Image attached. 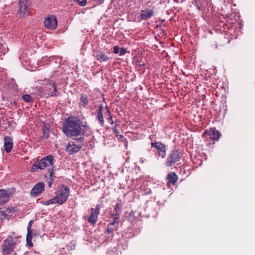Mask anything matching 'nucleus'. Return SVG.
Returning <instances> with one entry per match:
<instances>
[{"label": "nucleus", "instance_id": "nucleus-29", "mask_svg": "<svg viewBox=\"0 0 255 255\" xmlns=\"http://www.w3.org/2000/svg\"><path fill=\"white\" fill-rule=\"evenodd\" d=\"M32 222V221H30L28 224V225L27 226V233H31V231L30 230V228L31 227V223Z\"/></svg>", "mask_w": 255, "mask_h": 255}, {"label": "nucleus", "instance_id": "nucleus-5", "mask_svg": "<svg viewBox=\"0 0 255 255\" xmlns=\"http://www.w3.org/2000/svg\"><path fill=\"white\" fill-rule=\"evenodd\" d=\"M14 190L0 189V205L6 204L14 193Z\"/></svg>", "mask_w": 255, "mask_h": 255}, {"label": "nucleus", "instance_id": "nucleus-17", "mask_svg": "<svg viewBox=\"0 0 255 255\" xmlns=\"http://www.w3.org/2000/svg\"><path fill=\"white\" fill-rule=\"evenodd\" d=\"M167 178L170 182L174 184L177 179V175L175 173L172 172L168 174Z\"/></svg>", "mask_w": 255, "mask_h": 255}, {"label": "nucleus", "instance_id": "nucleus-4", "mask_svg": "<svg viewBox=\"0 0 255 255\" xmlns=\"http://www.w3.org/2000/svg\"><path fill=\"white\" fill-rule=\"evenodd\" d=\"M75 141H71L69 143L67 146L66 150L70 154H73L77 152L80 150L83 146V143L82 139H78L77 137L76 138H73Z\"/></svg>", "mask_w": 255, "mask_h": 255}, {"label": "nucleus", "instance_id": "nucleus-15", "mask_svg": "<svg viewBox=\"0 0 255 255\" xmlns=\"http://www.w3.org/2000/svg\"><path fill=\"white\" fill-rule=\"evenodd\" d=\"M153 15V11L151 10H144L141 11V17L142 19H146Z\"/></svg>", "mask_w": 255, "mask_h": 255}, {"label": "nucleus", "instance_id": "nucleus-10", "mask_svg": "<svg viewBox=\"0 0 255 255\" xmlns=\"http://www.w3.org/2000/svg\"><path fill=\"white\" fill-rule=\"evenodd\" d=\"M19 14L21 16H24L28 13V0H19Z\"/></svg>", "mask_w": 255, "mask_h": 255}, {"label": "nucleus", "instance_id": "nucleus-33", "mask_svg": "<svg viewBox=\"0 0 255 255\" xmlns=\"http://www.w3.org/2000/svg\"><path fill=\"white\" fill-rule=\"evenodd\" d=\"M123 137H124V136L120 135V138H123Z\"/></svg>", "mask_w": 255, "mask_h": 255}, {"label": "nucleus", "instance_id": "nucleus-27", "mask_svg": "<svg viewBox=\"0 0 255 255\" xmlns=\"http://www.w3.org/2000/svg\"><path fill=\"white\" fill-rule=\"evenodd\" d=\"M47 174L48 175V176H50V180H53V178H54L53 176V172L52 170H49L47 172Z\"/></svg>", "mask_w": 255, "mask_h": 255}, {"label": "nucleus", "instance_id": "nucleus-26", "mask_svg": "<svg viewBox=\"0 0 255 255\" xmlns=\"http://www.w3.org/2000/svg\"><path fill=\"white\" fill-rule=\"evenodd\" d=\"M77 1L79 4L81 6H85L86 4V0H75Z\"/></svg>", "mask_w": 255, "mask_h": 255}, {"label": "nucleus", "instance_id": "nucleus-21", "mask_svg": "<svg viewBox=\"0 0 255 255\" xmlns=\"http://www.w3.org/2000/svg\"><path fill=\"white\" fill-rule=\"evenodd\" d=\"M31 239H32V233H29V232L27 233V236H26V244L30 247H31L33 246V244L31 242Z\"/></svg>", "mask_w": 255, "mask_h": 255}, {"label": "nucleus", "instance_id": "nucleus-20", "mask_svg": "<svg viewBox=\"0 0 255 255\" xmlns=\"http://www.w3.org/2000/svg\"><path fill=\"white\" fill-rule=\"evenodd\" d=\"M22 98L23 100L25 102L32 103L33 101V98L29 94H25L23 95Z\"/></svg>", "mask_w": 255, "mask_h": 255}, {"label": "nucleus", "instance_id": "nucleus-2", "mask_svg": "<svg viewBox=\"0 0 255 255\" xmlns=\"http://www.w3.org/2000/svg\"><path fill=\"white\" fill-rule=\"evenodd\" d=\"M70 194V189L64 185H62L58 188L56 196L48 200L42 202L43 205H49L50 204H63L68 199Z\"/></svg>", "mask_w": 255, "mask_h": 255}, {"label": "nucleus", "instance_id": "nucleus-30", "mask_svg": "<svg viewBox=\"0 0 255 255\" xmlns=\"http://www.w3.org/2000/svg\"><path fill=\"white\" fill-rule=\"evenodd\" d=\"M115 210H116V214L118 215V212H120L119 206H118V204H117V205H116V207Z\"/></svg>", "mask_w": 255, "mask_h": 255}, {"label": "nucleus", "instance_id": "nucleus-7", "mask_svg": "<svg viewBox=\"0 0 255 255\" xmlns=\"http://www.w3.org/2000/svg\"><path fill=\"white\" fill-rule=\"evenodd\" d=\"M180 155L177 150H174L169 154L166 164L168 166H171L173 165L176 162L179 160Z\"/></svg>", "mask_w": 255, "mask_h": 255}, {"label": "nucleus", "instance_id": "nucleus-31", "mask_svg": "<svg viewBox=\"0 0 255 255\" xmlns=\"http://www.w3.org/2000/svg\"><path fill=\"white\" fill-rule=\"evenodd\" d=\"M43 132H44V135L43 136L45 137V138H47V137H48V134L47 133V132H46V130L44 129L43 130Z\"/></svg>", "mask_w": 255, "mask_h": 255}, {"label": "nucleus", "instance_id": "nucleus-6", "mask_svg": "<svg viewBox=\"0 0 255 255\" xmlns=\"http://www.w3.org/2000/svg\"><path fill=\"white\" fill-rule=\"evenodd\" d=\"M14 248L12 246V243L10 242L7 239L4 241L2 247V253L4 255H16L15 252L13 251Z\"/></svg>", "mask_w": 255, "mask_h": 255}, {"label": "nucleus", "instance_id": "nucleus-28", "mask_svg": "<svg viewBox=\"0 0 255 255\" xmlns=\"http://www.w3.org/2000/svg\"><path fill=\"white\" fill-rule=\"evenodd\" d=\"M120 51V48H119L117 46H115L114 47L113 52L114 53L117 54Z\"/></svg>", "mask_w": 255, "mask_h": 255}, {"label": "nucleus", "instance_id": "nucleus-32", "mask_svg": "<svg viewBox=\"0 0 255 255\" xmlns=\"http://www.w3.org/2000/svg\"><path fill=\"white\" fill-rule=\"evenodd\" d=\"M140 161H141V163H143V159L142 158V159H140Z\"/></svg>", "mask_w": 255, "mask_h": 255}, {"label": "nucleus", "instance_id": "nucleus-12", "mask_svg": "<svg viewBox=\"0 0 255 255\" xmlns=\"http://www.w3.org/2000/svg\"><path fill=\"white\" fill-rule=\"evenodd\" d=\"M44 188V184L42 182H40L36 184L32 189L31 194L32 195L36 196L37 194L41 193Z\"/></svg>", "mask_w": 255, "mask_h": 255}, {"label": "nucleus", "instance_id": "nucleus-9", "mask_svg": "<svg viewBox=\"0 0 255 255\" xmlns=\"http://www.w3.org/2000/svg\"><path fill=\"white\" fill-rule=\"evenodd\" d=\"M152 147H155L159 151V155L162 158H164L166 156V150L165 145L160 142H152L151 143Z\"/></svg>", "mask_w": 255, "mask_h": 255}, {"label": "nucleus", "instance_id": "nucleus-13", "mask_svg": "<svg viewBox=\"0 0 255 255\" xmlns=\"http://www.w3.org/2000/svg\"><path fill=\"white\" fill-rule=\"evenodd\" d=\"M13 147L11 139L8 136L4 137V149L7 152L11 151Z\"/></svg>", "mask_w": 255, "mask_h": 255}, {"label": "nucleus", "instance_id": "nucleus-25", "mask_svg": "<svg viewBox=\"0 0 255 255\" xmlns=\"http://www.w3.org/2000/svg\"><path fill=\"white\" fill-rule=\"evenodd\" d=\"M127 49L123 48H120V55L122 56L125 55L127 53Z\"/></svg>", "mask_w": 255, "mask_h": 255}, {"label": "nucleus", "instance_id": "nucleus-19", "mask_svg": "<svg viewBox=\"0 0 255 255\" xmlns=\"http://www.w3.org/2000/svg\"><path fill=\"white\" fill-rule=\"evenodd\" d=\"M211 134H210L211 138L214 139H218L220 136V134L219 132L218 131L216 130L215 129H213V130L211 129Z\"/></svg>", "mask_w": 255, "mask_h": 255}, {"label": "nucleus", "instance_id": "nucleus-23", "mask_svg": "<svg viewBox=\"0 0 255 255\" xmlns=\"http://www.w3.org/2000/svg\"><path fill=\"white\" fill-rule=\"evenodd\" d=\"M113 218L115 219L113 223H110L108 227V232L109 233H110L113 231L112 226L116 222H118L117 221L118 219V217H116L115 215H114Z\"/></svg>", "mask_w": 255, "mask_h": 255}, {"label": "nucleus", "instance_id": "nucleus-22", "mask_svg": "<svg viewBox=\"0 0 255 255\" xmlns=\"http://www.w3.org/2000/svg\"><path fill=\"white\" fill-rule=\"evenodd\" d=\"M98 118L100 122L101 123H103L104 119L102 114V107L101 106H100L99 108V110L98 112Z\"/></svg>", "mask_w": 255, "mask_h": 255}, {"label": "nucleus", "instance_id": "nucleus-3", "mask_svg": "<svg viewBox=\"0 0 255 255\" xmlns=\"http://www.w3.org/2000/svg\"><path fill=\"white\" fill-rule=\"evenodd\" d=\"M53 156L51 155H47L40 160L33 163L31 171L34 172L38 169L42 170L47 167H51L53 165Z\"/></svg>", "mask_w": 255, "mask_h": 255}, {"label": "nucleus", "instance_id": "nucleus-11", "mask_svg": "<svg viewBox=\"0 0 255 255\" xmlns=\"http://www.w3.org/2000/svg\"><path fill=\"white\" fill-rule=\"evenodd\" d=\"M100 207L99 205H97L96 209H92V212L91 213L89 222L93 224H95L97 220L98 216L100 213Z\"/></svg>", "mask_w": 255, "mask_h": 255}, {"label": "nucleus", "instance_id": "nucleus-24", "mask_svg": "<svg viewBox=\"0 0 255 255\" xmlns=\"http://www.w3.org/2000/svg\"><path fill=\"white\" fill-rule=\"evenodd\" d=\"M50 86H51V87L52 88V89H51V90H52V91H51L50 92V93H48V95L49 96H53L54 95V93L56 91V88H55V86L53 85V84H50Z\"/></svg>", "mask_w": 255, "mask_h": 255}, {"label": "nucleus", "instance_id": "nucleus-16", "mask_svg": "<svg viewBox=\"0 0 255 255\" xmlns=\"http://www.w3.org/2000/svg\"><path fill=\"white\" fill-rule=\"evenodd\" d=\"M96 56L97 60L100 61H107L108 59V57L102 52L98 53Z\"/></svg>", "mask_w": 255, "mask_h": 255}, {"label": "nucleus", "instance_id": "nucleus-1", "mask_svg": "<svg viewBox=\"0 0 255 255\" xmlns=\"http://www.w3.org/2000/svg\"><path fill=\"white\" fill-rule=\"evenodd\" d=\"M87 126L75 117L69 118L63 125V131L68 136L73 138L77 137V139H83V135Z\"/></svg>", "mask_w": 255, "mask_h": 255}, {"label": "nucleus", "instance_id": "nucleus-8", "mask_svg": "<svg viewBox=\"0 0 255 255\" xmlns=\"http://www.w3.org/2000/svg\"><path fill=\"white\" fill-rule=\"evenodd\" d=\"M44 23L45 26L47 28L51 30L55 29L57 24L56 17L53 15L48 16L44 20Z\"/></svg>", "mask_w": 255, "mask_h": 255}, {"label": "nucleus", "instance_id": "nucleus-34", "mask_svg": "<svg viewBox=\"0 0 255 255\" xmlns=\"http://www.w3.org/2000/svg\"><path fill=\"white\" fill-rule=\"evenodd\" d=\"M125 146H126V147H127V146H128V145H127V144H125Z\"/></svg>", "mask_w": 255, "mask_h": 255}, {"label": "nucleus", "instance_id": "nucleus-18", "mask_svg": "<svg viewBox=\"0 0 255 255\" xmlns=\"http://www.w3.org/2000/svg\"><path fill=\"white\" fill-rule=\"evenodd\" d=\"M88 97L85 95H82L80 98V104L83 106H85L88 104Z\"/></svg>", "mask_w": 255, "mask_h": 255}, {"label": "nucleus", "instance_id": "nucleus-14", "mask_svg": "<svg viewBox=\"0 0 255 255\" xmlns=\"http://www.w3.org/2000/svg\"><path fill=\"white\" fill-rule=\"evenodd\" d=\"M20 236H16L15 235H12L8 236L7 238L10 242L12 243V246L14 248V246L20 243Z\"/></svg>", "mask_w": 255, "mask_h": 255}]
</instances>
